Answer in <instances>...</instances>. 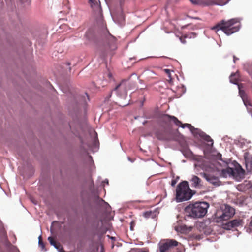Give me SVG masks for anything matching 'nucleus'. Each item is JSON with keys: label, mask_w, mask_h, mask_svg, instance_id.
Masks as SVG:
<instances>
[{"label": "nucleus", "mask_w": 252, "mask_h": 252, "mask_svg": "<svg viewBox=\"0 0 252 252\" xmlns=\"http://www.w3.org/2000/svg\"><path fill=\"white\" fill-rule=\"evenodd\" d=\"M88 194L87 191L85 190H82L80 192V199L83 207L85 222L86 224L91 225L88 234L93 237L97 236L98 240L100 241L103 236L108 231V229L103 226L99 227V222H102V220H97V215L96 214L92 213L94 217L93 219L90 217L88 209L92 208V205L90 197L87 196Z\"/></svg>", "instance_id": "f257e3e1"}, {"label": "nucleus", "mask_w": 252, "mask_h": 252, "mask_svg": "<svg viewBox=\"0 0 252 252\" xmlns=\"http://www.w3.org/2000/svg\"><path fill=\"white\" fill-rule=\"evenodd\" d=\"M210 204L207 201H197L190 202L184 208L185 219H196L204 217L207 213Z\"/></svg>", "instance_id": "f03ea898"}, {"label": "nucleus", "mask_w": 252, "mask_h": 252, "mask_svg": "<svg viewBox=\"0 0 252 252\" xmlns=\"http://www.w3.org/2000/svg\"><path fill=\"white\" fill-rule=\"evenodd\" d=\"M231 165L232 167H228L225 169H219L217 168L216 171L221 177L227 178L229 177L236 182H241L245 177V170L235 160H232Z\"/></svg>", "instance_id": "7ed1b4c3"}, {"label": "nucleus", "mask_w": 252, "mask_h": 252, "mask_svg": "<svg viewBox=\"0 0 252 252\" xmlns=\"http://www.w3.org/2000/svg\"><path fill=\"white\" fill-rule=\"evenodd\" d=\"M237 23L236 18H232L227 21L222 20L210 29L212 30H215L216 32L221 30L227 36H230L240 30L241 27L240 22H238L236 25L234 26Z\"/></svg>", "instance_id": "20e7f679"}, {"label": "nucleus", "mask_w": 252, "mask_h": 252, "mask_svg": "<svg viewBox=\"0 0 252 252\" xmlns=\"http://www.w3.org/2000/svg\"><path fill=\"white\" fill-rule=\"evenodd\" d=\"M196 193V190L190 188L187 181H182L177 186L174 199L176 203L189 201Z\"/></svg>", "instance_id": "39448f33"}, {"label": "nucleus", "mask_w": 252, "mask_h": 252, "mask_svg": "<svg viewBox=\"0 0 252 252\" xmlns=\"http://www.w3.org/2000/svg\"><path fill=\"white\" fill-rule=\"evenodd\" d=\"M90 7L95 14V22L99 27L100 32L104 36H111V34L104 23L102 8L99 0H95L90 4Z\"/></svg>", "instance_id": "423d86ee"}, {"label": "nucleus", "mask_w": 252, "mask_h": 252, "mask_svg": "<svg viewBox=\"0 0 252 252\" xmlns=\"http://www.w3.org/2000/svg\"><path fill=\"white\" fill-rule=\"evenodd\" d=\"M169 133L173 136L172 140L179 143L181 147L179 150L185 158H190L191 155H193V153L189 148L185 136L179 132L178 129L171 130Z\"/></svg>", "instance_id": "0eeeda50"}, {"label": "nucleus", "mask_w": 252, "mask_h": 252, "mask_svg": "<svg viewBox=\"0 0 252 252\" xmlns=\"http://www.w3.org/2000/svg\"><path fill=\"white\" fill-rule=\"evenodd\" d=\"M85 38L90 42L95 44H98L103 40H110L111 39L115 40V37L113 35L111 36H104L99 31V27L96 24L95 30L93 28H89L87 30L84 35Z\"/></svg>", "instance_id": "6e6552de"}, {"label": "nucleus", "mask_w": 252, "mask_h": 252, "mask_svg": "<svg viewBox=\"0 0 252 252\" xmlns=\"http://www.w3.org/2000/svg\"><path fill=\"white\" fill-rule=\"evenodd\" d=\"M8 10L14 12L21 24L22 22L19 18L17 9L22 10L31 5V0H5Z\"/></svg>", "instance_id": "1a4fd4ad"}, {"label": "nucleus", "mask_w": 252, "mask_h": 252, "mask_svg": "<svg viewBox=\"0 0 252 252\" xmlns=\"http://www.w3.org/2000/svg\"><path fill=\"white\" fill-rule=\"evenodd\" d=\"M90 193L97 208L103 207L105 210L111 209L109 204L99 196V191L97 189L93 188Z\"/></svg>", "instance_id": "9d476101"}, {"label": "nucleus", "mask_w": 252, "mask_h": 252, "mask_svg": "<svg viewBox=\"0 0 252 252\" xmlns=\"http://www.w3.org/2000/svg\"><path fill=\"white\" fill-rule=\"evenodd\" d=\"M111 17L114 22L119 26L123 27L125 25V17L122 7L121 1L120 2L119 7L114 9L113 15L111 14Z\"/></svg>", "instance_id": "9b49d317"}, {"label": "nucleus", "mask_w": 252, "mask_h": 252, "mask_svg": "<svg viewBox=\"0 0 252 252\" xmlns=\"http://www.w3.org/2000/svg\"><path fill=\"white\" fill-rule=\"evenodd\" d=\"M203 141H201L199 143L196 145V146L199 149L201 150L204 154L206 155L212 152V148L214 145V140L211 138H203L201 139Z\"/></svg>", "instance_id": "f8f14e48"}, {"label": "nucleus", "mask_w": 252, "mask_h": 252, "mask_svg": "<svg viewBox=\"0 0 252 252\" xmlns=\"http://www.w3.org/2000/svg\"><path fill=\"white\" fill-rule=\"evenodd\" d=\"M78 139L80 143V145L86 146L93 153H94L98 151L99 148V142L97 133L95 131H94V137L93 139L92 144L85 142L81 136L78 138Z\"/></svg>", "instance_id": "ddd939ff"}, {"label": "nucleus", "mask_w": 252, "mask_h": 252, "mask_svg": "<svg viewBox=\"0 0 252 252\" xmlns=\"http://www.w3.org/2000/svg\"><path fill=\"white\" fill-rule=\"evenodd\" d=\"M152 114L155 117L156 119H161V122L166 125H168V129H169V131L171 130H173L171 128V125L169 124V122L170 121V119L167 115H170L168 114H163L158 109V107L156 108L154 111H153ZM165 129V131L167 132V128L164 127Z\"/></svg>", "instance_id": "4468645a"}, {"label": "nucleus", "mask_w": 252, "mask_h": 252, "mask_svg": "<svg viewBox=\"0 0 252 252\" xmlns=\"http://www.w3.org/2000/svg\"><path fill=\"white\" fill-rule=\"evenodd\" d=\"M168 125H166V126H162L161 127L164 129L162 131L159 129H156L155 131V135L158 140L161 141H173V136L169 133V130L167 129V132L165 131L164 127L168 128Z\"/></svg>", "instance_id": "2eb2a0df"}, {"label": "nucleus", "mask_w": 252, "mask_h": 252, "mask_svg": "<svg viewBox=\"0 0 252 252\" xmlns=\"http://www.w3.org/2000/svg\"><path fill=\"white\" fill-rule=\"evenodd\" d=\"M164 242H159L158 244L159 252H166L169 249L176 247L179 242L175 239H165Z\"/></svg>", "instance_id": "dca6fc26"}, {"label": "nucleus", "mask_w": 252, "mask_h": 252, "mask_svg": "<svg viewBox=\"0 0 252 252\" xmlns=\"http://www.w3.org/2000/svg\"><path fill=\"white\" fill-rule=\"evenodd\" d=\"M208 182L212 184L215 187H219L221 185V182L219 179V177L213 175L205 173L204 172L199 173Z\"/></svg>", "instance_id": "f3484780"}, {"label": "nucleus", "mask_w": 252, "mask_h": 252, "mask_svg": "<svg viewBox=\"0 0 252 252\" xmlns=\"http://www.w3.org/2000/svg\"><path fill=\"white\" fill-rule=\"evenodd\" d=\"M0 235L4 245L8 249V252H12L14 251L13 247L15 246L12 245L11 243L9 241L6 232L4 230L2 226L0 228Z\"/></svg>", "instance_id": "a211bd4d"}, {"label": "nucleus", "mask_w": 252, "mask_h": 252, "mask_svg": "<svg viewBox=\"0 0 252 252\" xmlns=\"http://www.w3.org/2000/svg\"><path fill=\"white\" fill-rule=\"evenodd\" d=\"M170 119L169 124L171 125V122H173L174 124L179 127L182 128H188L189 130L191 128L194 129V126L188 123H182V122L179 120L176 117L173 115H167Z\"/></svg>", "instance_id": "6ab92c4d"}, {"label": "nucleus", "mask_w": 252, "mask_h": 252, "mask_svg": "<svg viewBox=\"0 0 252 252\" xmlns=\"http://www.w3.org/2000/svg\"><path fill=\"white\" fill-rule=\"evenodd\" d=\"M85 97L74 96L72 101L70 105V108H71L75 115H77L80 109V99L85 100Z\"/></svg>", "instance_id": "aec40b11"}, {"label": "nucleus", "mask_w": 252, "mask_h": 252, "mask_svg": "<svg viewBox=\"0 0 252 252\" xmlns=\"http://www.w3.org/2000/svg\"><path fill=\"white\" fill-rule=\"evenodd\" d=\"M231 0H218V1H215L214 0H206L203 3L205 6L218 5L223 6L227 4Z\"/></svg>", "instance_id": "412c9836"}, {"label": "nucleus", "mask_w": 252, "mask_h": 252, "mask_svg": "<svg viewBox=\"0 0 252 252\" xmlns=\"http://www.w3.org/2000/svg\"><path fill=\"white\" fill-rule=\"evenodd\" d=\"M248 152L244 154V164L248 173L251 172L252 170V156L251 158L249 157Z\"/></svg>", "instance_id": "4be33fe9"}, {"label": "nucleus", "mask_w": 252, "mask_h": 252, "mask_svg": "<svg viewBox=\"0 0 252 252\" xmlns=\"http://www.w3.org/2000/svg\"><path fill=\"white\" fill-rule=\"evenodd\" d=\"M189 131H190L191 133L193 135V136L195 137L199 136L201 138V139H202L203 138H210V136L209 135L207 134L206 133H205L204 132H203L199 128H195L194 127V129L191 128Z\"/></svg>", "instance_id": "5701e85b"}, {"label": "nucleus", "mask_w": 252, "mask_h": 252, "mask_svg": "<svg viewBox=\"0 0 252 252\" xmlns=\"http://www.w3.org/2000/svg\"><path fill=\"white\" fill-rule=\"evenodd\" d=\"M190 181L191 182V187L197 189H202V185L201 184V180L197 176L194 175H192Z\"/></svg>", "instance_id": "b1692460"}, {"label": "nucleus", "mask_w": 252, "mask_h": 252, "mask_svg": "<svg viewBox=\"0 0 252 252\" xmlns=\"http://www.w3.org/2000/svg\"><path fill=\"white\" fill-rule=\"evenodd\" d=\"M221 209L229 217L232 218L235 214V209L227 204H225Z\"/></svg>", "instance_id": "393cba45"}, {"label": "nucleus", "mask_w": 252, "mask_h": 252, "mask_svg": "<svg viewBox=\"0 0 252 252\" xmlns=\"http://www.w3.org/2000/svg\"><path fill=\"white\" fill-rule=\"evenodd\" d=\"M193 226H188L186 224H183L179 226V228H176L175 230L177 232H180L181 233H188L192 231Z\"/></svg>", "instance_id": "a878e982"}, {"label": "nucleus", "mask_w": 252, "mask_h": 252, "mask_svg": "<svg viewBox=\"0 0 252 252\" xmlns=\"http://www.w3.org/2000/svg\"><path fill=\"white\" fill-rule=\"evenodd\" d=\"M86 146L80 145L78 153V155L80 157H84L86 155H89V149L88 148H86Z\"/></svg>", "instance_id": "bb28decb"}, {"label": "nucleus", "mask_w": 252, "mask_h": 252, "mask_svg": "<svg viewBox=\"0 0 252 252\" xmlns=\"http://www.w3.org/2000/svg\"><path fill=\"white\" fill-rule=\"evenodd\" d=\"M63 139L64 140V144L66 146L68 154L69 155H72L73 154L72 150L73 148L72 144L67 140L65 136H63Z\"/></svg>", "instance_id": "cd10ccee"}, {"label": "nucleus", "mask_w": 252, "mask_h": 252, "mask_svg": "<svg viewBox=\"0 0 252 252\" xmlns=\"http://www.w3.org/2000/svg\"><path fill=\"white\" fill-rule=\"evenodd\" d=\"M229 221L232 228H236L240 225L242 226L244 222L243 220L241 219H235L229 220Z\"/></svg>", "instance_id": "c85d7f7f"}, {"label": "nucleus", "mask_w": 252, "mask_h": 252, "mask_svg": "<svg viewBox=\"0 0 252 252\" xmlns=\"http://www.w3.org/2000/svg\"><path fill=\"white\" fill-rule=\"evenodd\" d=\"M237 74L239 75L238 71L231 73V74L229 76V82L230 83L234 85H237V82L239 81V79H237L236 77H235Z\"/></svg>", "instance_id": "c756f323"}, {"label": "nucleus", "mask_w": 252, "mask_h": 252, "mask_svg": "<svg viewBox=\"0 0 252 252\" xmlns=\"http://www.w3.org/2000/svg\"><path fill=\"white\" fill-rule=\"evenodd\" d=\"M84 157H86V158L85 159L86 163L88 164L90 167H94V162L93 160L92 156L89 154V155H86L84 156Z\"/></svg>", "instance_id": "7c9ffc66"}, {"label": "nucleus", "mask_w": 252, "mask_h": 252, "mask_svg": "<svg viewBox=\"0 0 252 252\" xmlns=\"http://www.w3.org/2000/svg\"><path fill=\"white\" fill-rule=\"evenodd\" d=\"M116 93L117 96L121 99H125L127 97V91L126 89H125L123 91H118Z\"/></svg>", "instance_id": "2f4dec72"}, {"label": "nucleus", "mask_w": 252, "mask_h": 252, "mask_svg": "<svg viewBox=\"0 0 252 252\" xmlns=\"http://www.w3.org/2000/svg\"><path fill=\"white\" fill-rule=\"evenodd\" d=\"M242 184L245 192L252 189V183L251 181L245 180Z\"/></svg>", "instance_id": "473e14b6"}, {"label": "nucleus", "mask_w": 252, "mask_h": 252, "mask_svg": "<svg viewBox=\"0 0 252 252\" xmlns=\"http://www.w3.org/2000/svg\"><path fill=\"white\" fill-rule=\"evenodd\" d=\"M69 126L70 132L75 137H77L78 138L81 137V135H80L79 130L77 128L72 127V126L69 124Z\"/></svg>", "instance_id": "72a5a7b5"}, {"label": "nucleus", "mask_w": 252, "mask_h": 252, "mask_svg": "<svg viewBox=\"0 0 252 252\" xmlns=\"http://www.w3.org/2000/svg\"><path fill=\"white\" fill-rule=\"evenodd\" d=\"M220 228L226 230H230L232 228L231 225L230 224L229 220L225 223L221 222L220 226Z\"/></svg>", "instance_id": "f704fd0d"}, {"label": "nucleus", "mask_w": 252, "mask_h": 252, "mask_svg": "<svg viewBox=\"0 0 252 252\" xmlns=\"http://www.w3.org/2000/svg\"><path fill=\"white\" fill-rule=\"evenodd\" d=\"M133 76H134L138 80V82L141 85H143L144 86V87L140 88V90H142L146 89V86L145 85L144 81L139 79V77L137 76V74L135 73H133L131 74V75L129 77V78L127 79V80H128L129 79H130V78L131 77H132Z\"/></svg>", "instance_id": "c9c22d12"}, {"label": "nucleus", "mask_w": 252, "mask_h": 252, "mask_svg": "<svg viewBox=\"0 0 252 252\" xmlns=\"http://www.w3.org/2000/svg\"><path fill=\"white\" fill-rule=\"evenodd\" d=\"M210 223V220H203L202 221L199 222L198 227L199 228H201L202 229H205L207 227V225H209Z\"/></svg>", "instance_id": "e433bc0d"}, {"label": "nucleus", "mask_w": 252, "mask_h": 252, "mask_svg": "<svg viewBox=\"0 0 252 252\" xmlns=\"http://www.w3.org/2000/svg\"><path fill=\"white\" fill-rule=\"evenodd\" d=\"M164 71L165 72V73H166L167 74L168 77L169 78L168 82L170 84H172L173 82V79L172 78V76H171V72L172 71L169 69H164Z\"/></svg>", "instance_id": "4c0bfd02"}, {"label": "nucleus", "mask_w": 252, "mask_h": 252, "mask_svg": "<svg viewBox=\"0 0 252 252\" xmlns=\"http://www.w3.org/2000/svg\"><path fill=\"white\" fill-rule=\"evenodd\" d=\"M243 103L245 107L247 108V110L248 111V109H251L252 108H249L248 107L250 106L251 107H252V105L251 103H250V101L248 99V98H246V99H242Z\"/></svg>", "instance_id": "58836bf2"}, {"label": "nucleus", "mask_w": 252, "mask_h": 252, "mask_svg": "<svg viewBox=\"0 0 252 252\" xmlns=\"http://www.w3.org/2000/svg\"><path fill=\"white\" fill-rule=\"evenodd\" d=\"M38 246L40 248L41 251L45 252L47 251V249L45 247V244L43 240H39L38 242Z\"/></svg>", "instance_id": "ea45409f"}, {"label": "nucleus", "mask_w": 252, "mask_h": 252, "mask_svg": "<svg viewBox=\"0 0 252 252\" xmlns=\"http://www.w3.org/2000/svg\"><path fill=\"white\" fill-rule=\"evenodd\" d=\"M48 241H49L50 245L55 247L57 245L58 241H57L53 239L51 236H50L47 238Z\"/></svg>", "instance_id": "a19ab883"}, {"label": "nucleus", "mask_w": 252, "mask_h": 252, "mask_svg": "<svg viewBox=\"0 0 252 252\" xmlns=\"http://www.w3.org/2000/svg\"><path fill=\"white\" fill-rule=\"evenodd\" d=\"M143 216L146 218H151L153 216V214L152 212V210L146 211L143 213Z\"/></svg>", "instance_id": "79ce46f5"}, {"label": "nucleus", "mask_w": 252, "mask_h": 252, "mask_svg": "<svg viewBox=\"0 0 252 252\" xmlns=\"http://www.w3.org/2000/svg\"><path fill=\"white\" fill-rule=\"evenodd\" d=\"M201 25V24L200 23H197L195 25H192L191 23V25L189 26L190 27L189 29L192 31L200 29L201 28L200 27Z\"/></svg>", "instance_id": "37998d69"}, {"label": "nucleus", "mask_w": 252, "mask_h": 252, "mask_svg": "<svg viewBox=\"0 0 252 252\" xmlns=\"http://www.w3.org/2000/svg\"><path fill=\"white\" fill-rule=\"evenodd\" d=\"M239 95L242 99H246V98L248 97L245 91L243 90H239Z\"/></svg>", "instance_id": "c03bdc74"}, {"label": "nucleus", "mask_w": 252, "mask_h": 252, "mask_svg": "<svg viewBox=\"0 0 252 252\" xmlns=\"http://www.w3.org/2000/svg\"><path fill=\"white\" fill-rule=\"evenodd\" d=\"M58 252H65L63 249L62 245L60 243V242H58L56 246L54 247Z\"/></svg>", "instance_id": "a18cd8bd"}, {"label": "nucleus", "mask_w": 252, "mask_h": 252, "mask_svg": "<svg viewBox=\"0 0 252 252\" xmlns=\"http://www.w3.org/2000/svg\"><path fill=\"white\" fill-rule=\"evenodd\" d=\"M141 118L145 119H156L155 117L152 114H144L141 116Z\"/></svg>", "instance_id": "49530a36"}, {"label": "nucleus", "mask_w": 252, "mask_h": 252, "mask_svg": "<svg viewBox=\"0 0 252 252\" xmlns=\"http://www.w3.org/2000/svg\"><path fill=\"white\" fill-rule=\"evenodd\" d=\"M232 161L230 159H226L225 160H223L222 161L224 163V166L226 167L225 168H227L228 167H232L231 165V163Z\"/></svg>", "instance_id": "de8ad7c7"}, {"label": "nucleus", "mask_w": 252, "mask_h": 252, "mask_svg": "<svg viewBox=\"0 0 252 252\" xmlns=\"http://www.w3.org/2000/svg\"><path fill=\"white\" fill-rule=\"evenodd\" d=\"M219 217L221 220H226L231 218L230 217H229L227 215H226L225 213L223 211L222 214Z\"/></svg>", "instance_id": "09e8293b"}, {"label": "nucleus", "mask_w": 252, "mask_h": 252, "mask_svg": "<svg viewBox=\"0 0 252 252\" xmlns=\"http://www.w3.org/2000/svg\"><path fill=\"white\" fill-rule=\"evenodd\" d=\"M194 170H195V172L196 174H198L197 173V172L199 171V169H198V167L199 168H200L201 169H202V170L204 169V168H203V164H199L198 163H194Z\"/></svg>", "instance_id": "8fccbe9b"}, {"label": "nucleus", "mask_w": 252, "mask_h": 252, "mask_svg": "<svg viewBox=\"0 0 252 252\" xmlns=\"http://www.w3.org/2000/svg\"><path fill=\"white\" fill-rule=\"evenodd\" d=\"M100 248V245L97 242L95 243L92 246V251L95 252L98 251L99 248Z\"/></svg>", "instance_id": "3c124183"}, {"label": "nucleus", "mask_w": 252, "mask_h": 252, "mask_svg": "<svg viewBox=\"0 0 252 252\" xmlns=\"http://www.w3.org/2000/svg\"><path fill=\"white\" fill-rule=\"evenodd\" d=\"M197 36V33L194 32H192L189 34V35L185 34L184 36V38H194Z\"/></svg>", "instance_id": "603ef678"}, {"label": "nucleus", "mask_w": 252, "mask_h": 252, "mask_svg": "<svg viewBox=\"0 0 252 252\" xmlns=\"http://www.w3.org/2000/svg\"><path fill=\"white\" fill-rule=\"evenodd\" d=\"M179 179L180 177L179 176H177L175 178L172 179L171 181V186L173 187H174L178 182Z\"/></svg>", "instance_id": "864d4df0"}, {"label": "nucleus", "mask_w": 252, "mask_h": 252, "mask_svg": "<svg viewBox=\"0 0 252 252\" xmlns=\"http://www.w3.org/2000/svg\"><path fill=\"white\" fill-rule=\"evenodd\" d=\"M16 52L20 56L25 57L26 56V49L23 47L22 48L21 51L17 50Z\"/></svg>", "instance_id": "5fc2aeb1"}, {"label": "nucleus", "mask_w": 252, "mask_h": 252, "mask_svg": "<svg viewBox=\"0 0 252 252\" xmlns=\"http://www.w3.org/2000/svg\"><path fill=\"white\" fill-rule=\"evenodd\" d=\"M190 158H191V159L195 161H197L198 162H201L200 158L198 157L197 155H195L193 153V155H191V157Z\"/></svg>", "instance_id": "6e6d98bb"}, {"label": "nucleus", "mask_w": 252, "mask_h": 252, "mask_svg": "<svg viewBox=\"0 0 252 252\" xmlns=\"http://www.w3.org/2000/svg\"><path fill=\"white\" fill-rule=\"evenodd\" d=\"M236 188L237 190L238 191H239V192H245L244 188H243V185L242 183L238 185L236 187Z\"/></svg>", "instance_id": "4d7b16f0"}, {"label": "nucleus", "mask_w": 252, "mask_h": 252, "mask_svg": "<svg viewBox=\"0 0 252 252\" xmlns=\"http://www.w3.org/2000/svg\"><path fill=\"white\" fill-rule=\"evenodd\" d=\"M204 231L203 232L204 234L206 235H209L212 233V230L211 228H206L205 229H204Z\"/></svg>", "instance_id": "13d9d810"}, {"label": "nucleus", "mask_w": 252, "mask_h": 252, "mask_svg": "<svg viewBox=\"0 0 252 252\" xmlns=\"http://www.w3.org/2000/svg\"><path fill=\"white\" fill-rule=\"evenodd\" d=\"M158 209V208H155L154 210L152 211V212L153 214V216L152 217V219L155 218L157 217V216L159 214Z\"/></svg>", "instance_id": "bf43d9fd"}, {"label": "nucleus", "mask_w": 252, "mask_h": 252, "mask_svg": "<svg viewBox=\"0 0 252 252\" xmlns=\"http://www.w3.org/2000/svg\"><path fill=\"white\" fill-rule=\"evenodd\" d=\"M215 157L216 158V159L218 160H220V161H223V159L222 158V154L220 153V152H218L216 154V155H215Z\"/></svg>", "instance_id": "052dcab7"}, {"label": "nucleus", "mask_w": 252, "mask_h": 252, "mask_svg": "<svg viewBox=\"0 0 252 252\" xmlns=\"http://www.w3.org/2000/svg\"><path fill=\"white\" fill-rule=\"evenodd\" d=\"M180 88L182 89V94L179 97L182 96V95L186 92V88L185 85L182 84Z\"/></svg>", "instance_id": "680f3d73"}, {"label": "nucleus", "mask_w": 252, "mask_h": 252, "mask_svg": "<svg viewBox=\"0 0 252 252\" xmlns=\"http://www.w3.org/2000/svg\"><path fill=\"white\" fill-rule=\"evenodd\" d=\"M112 92H113V90H112L111 91V92H110L109 93V94L107 95V96L104 99V101L105 102H106V101H108L109 99L112 96Z\"/></svg>", "instance_id": "e2e57ef3"}, {"label": "nucleus", "mask_w": 252, "mask_h": 252, "mask_svg": "<svg viewBox=\"0 0 252 252\" xmlns=\"http://www.w3.org/2000/svg\"><path fill=\"white\" fill-rule=\"evenodd\" d=\"M186 17H188L191 19H195V20H201V19L199 17H194L191 16L189 15H186Z\"/></svg>", "instance_id": "0e129e2a"}, {"label": "nucleus", "mask_w": 252, "mask_h": 252, "mask_svg": "<svg viewBox=\"0 0 252 252\" xmlns=\"http://www.w3.org/2000/svg\"><path fill=\"white\" fill-rule=\"evenodd\" d=\"M135 225V223L134 221H132L130 223V230L133 231L134 230V227Z\"/></svg>", "instance_id": "69168bd1"}, {"label": "nucleus", "mask_w": 252, "mask_h": 252, "mask_svg": "<svg viewBox=\"0 0 252 252\" xmlns=\"http://www.w3.org/2000/svg\"><path fill=\"white\" fill-rule=\"evenodd\" d=\"M100 58L102 60H105L106 58V54L104 52L102 51L101 52L100 55Z\"/></svg>", "instance_id": "338daca9"}, {"label": "nucleus", "mask_w": 252, "mask_h": 252, "mask_svg": "<svg viewBox=\"0 0 252 252\" xmlns=\"http://www.w3.org/2000/svg\"><path fill=\"white\" fill-rule=\"evenodd\" d=\"M30 200L34 205H37L38 202L34 198L31 197L30 198Z\"/></svg>", "instance_id": "774afa93"}]
</instances>
